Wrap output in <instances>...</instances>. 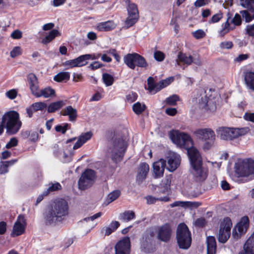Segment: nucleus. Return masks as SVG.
I'll use <instances>...</instances> for the list:
<instances>
[{"label":"nucleus","mask_w":254,"mask_h":254,"mask_svg":"<svg viewBox=\"0 0 254 254\" xmlns=\"http://www.w3.org/2000/svg\"><path fill=\"white\" fill-rule=\"evenodd\" d=\"M178 59L180 62L187 64H190L193 62V58L191 56H187L186 54L182 53H179L178 56Z\"/></svg>","instance_id":"nucleus-36"},{"label":"nucleus","mask_w":254,"mask_h":254,"mask_svg":"<svg viewBox=\"0 0 254 254\" xmlns=\"http://www.w3.org/2000/svg\"><path fill=\"white\" fill-rule=\"evenodd\" d=\"M95 173L91 169H87L82 173L78 182V188L80 190H85L91 187L94 183Z\"/></svg>","instance_id":"nucleus-10"},{"label":"nucleus","mask_w":254,"mask_h":254,"mask_svg":"<svg viewBox=\"0 0 254 254\" xmlns=\"http://www.w3.org/2000/svg\"><path fill=\"white\" fill-rule=\"evenodd\" d=\"M120 191L119 190H114L110 193L107 197V201H108V203L109 204L115 200L119 197V196L120 195Z\"/></svg>","instance_id":"nucleus-44"},{"label":"nucleus","mask_w":254,"mask_h":254,"mask_svg":"<svg viewBox=\"0 0 254 254\" xmlns=\"http://www.w3.org/2000/svg\"><path fill=\"white\" fill-rule=\"evenodd\" d=\"M232 226L231 219L229 217L224 219L223 222L221 224L217 238L218 241L221 243H225L227 242L230 236V231Z\"/></svg>","instance_id":"nucleus-13"},{"label":"nucleus","mask_w":254,"mask_h":254,"mask_svg":"<svg viewBox=\"0 0 254 254\" xmlns=\"http://www.w3.org/2000/svg\"><path fill=\"white\" fill-rule=\"evenodd\" d=\"M18 143V140L17 139L13 137L10 139V140L9 141V142L6 144L5 147L6 148H10L12 147H15L17 146Z\"/></svg>","instance_id":"nucleus-54"},{"label":"nucleus","mask_w":254,"mask_h":254,"mask_svg":"<svg viewBox=\"0 0 254 254\" xmlns=\"http://www.w3.org/2000/svg\"><path fill=\"white\" fill-rule=\"evenodd\" d=\"M63 116H68L69 120L71 122H75L77 117V111L71 106H67L65 108L62 113Z\"/></svg>","instance_id":"nucleus-26"},{"label":"nucleus","mask_w":254,"mask_h":254,"mask_svg":"<svg viewBox=\"0 0 254 254\" xmlns=\"http://www.w3.org/2000/svg\"><path fill=\"white\" fill-rule=\"evenodd\" d=\"M166 165V160L163 159H160L153 164V175L154 178H159L163 176Z\"/></svg>","instance_id":"nucleus-19"},{"label":"nucleus","mask_w":254,"mask_h":254,"mask_svg":"<svg viewBox=\"0 0 254 254\" xmlns=\"http://www.w3.org/2000/svg\"><path fill=\"white\" fill-rule=\"evenodd\" d=\"M127 148L126 142L122 138L115 139L108 151L111 154L112 158L115 161H120Z\"/></svg>","instance_id":"nucleus-9"},{"label":"nucleus","mask_w":254,"mask_h":254,"mask_svg":"<svg viewBox=\"0 0 254 254\" xmlns=\"http://www.w3.org/2000/svg\"><path fill=\"white\" fill-rule=\"evenodd\" d=\"M55 91L50 87H47L41 90H38L35 93V96L36 97H44V98H49L52 96L55 95Z\"/></svg>","instance_id":"nucleus-27"},{"label":"nucleus","mask_w":254,"mask_h":254,"mask_svg":"<svg viewBox=\"0 0 254 254\" xmlns=\"http://www.w3.org/2000/svg\"><path fill=\"white\" fill-rule=\"evenodd\" d=\"M246 33L249 36L254 37V24L248 25L246 28Z\"/></svg>","instance_id":"nucleus-55"},{"label":"nucleus","mask_w":254,"mask_h":254,"mask_svg":"<svg viewBox=\"0 0 254 254\" xmlns=\"http://www.w3.org/2000/svg\"><path fill=\"white\" fill-rule=\"evenodd\" d=\"M173 77H170L156 83L155 82L154 78L149 76L147 79V90L151 94H154L169 85L173 81Z\"/></svg>","instance_id":"nucleus-12"},{"label":"nucleus","mask_w":254,"mask_h":254,"mask_svg":"<svg viewBox=\"0 0 254 254\" xmlns=\"http://www.w3.org/2000/svg\"><path fill=\"white\" fill-rule=\"evenodd\" d=\"M130 242L129 237H125L116 245L115 251L129 253Z\"/></svg>","instance_id":"nucleus-23"},{"label":"nucleus","mask_w":254,"mask_h":254,"mask_svg":"<svg viewBox=\"0 0 254 254\" xmlns=\"http://www.w3.org/2000/svg\"><path fill=\"white\" fill-rule=\"evenodd\" d=\"M249 226V219L247 216L242 217L240 221L233 230L232 236L235 239H238L242 234L245 233Z\"/></svg>","instance_id":"nucleus-15"},{"label":"nucleus","mask_w":254,"mask_h":254,"mask_svg":"<svg viewBox=\"0 0 254 254\" xmlns=\"http://www.w3.org/2000/svg\"><path fill=\"white\" fill-rule=\"evenodd\" d=\"M22 32L19 30H14L11 34V37L14 39H19L22 37Z\"/></svg>","instance_id":"nucleus-60"},{"label":"nucleus","mask_w":254,"mask_h":254,"mask_svg":"<svg viewBox=\"0 0 254 254\" xmlns=\"http://www.w3.org/2000/svg\"><path fill=\"white\" fill-rule=\"evenodd\" d=\"M176 239L180 249H188L191 243V233L185 223L180 224L177 228Z\"/></svg>","instance_id":"nucleus-4"},{"label":"nucleus","mask_w":254,"mask_h":254,"mask_svg":"<svg viewBox=\"0 0 254 254\" xmlns=\"http://www.w3.org/2000/svg\"><path fill=\"white\" fill-rule=\"evenodd\" d=\"M201 203L195 201H185V208H196L200 206Z\"/></svg>","instance_id":"nucleus-48"},{"label":"nucleus","mask_w":254,"mask_h":254,"mask_svg":"<svg viewBox=\"0 0 254 254\" xmlns=\"http://www.w3.org/2000/svg\"><path fill=\"white\" fill-rule=\"evenodd\" d=\"M245 80L247 86L250 89L254 90V72L251 71L247 72Z\"/></svg>","instance_id":"nucleus-31"},{"label":"nucleus","mask_w":254,"mask_h":254,"mask_svg":"<svg viewBox=\"0 0 254 254\" xmlns=\"http://www.w3.org/2000/svg\"><path fill=\"white\" fill-rule=\"evenodd\" d=\"M210 2V0H196L194 3L196 7L204 6Z\"/></svg>","instance_id":"nucleus-59"},{"label":"nucleus","mask_w":254,"mask_h":254,"mask_svg":"<svg viewBox=\"0 0 254 254\" xmlns=\"http://www.w3.org/2000/svg\"><path fill=\"white\" fill-rule=\"evenodd\" d=\"M65 104V102L63 100L53 102L49 105L47 111L48 113H54L62 108Z\"/></svg>","instance_id":"nucleus-29"},{"label":"nucleus","mask_w":254,"mask_h":254,"mask_svg":"<svg viewBox=\"0 0 254 254\" xmlns=\"http://www.w3.org/2000/svg\"><path fill=\"white\" fill-rule=\"evenodd\" d=\"M135 215L134 211L127 210L120 214V219L125 221L128 222L135 218Z\"/></svg>","instance_id":"nucleus-33"},{"label":"nucleus","mask_w":254,"mask_h":254,"mask_svg":"<svg viewBox=\"0 0 254 254\" xmlns=\"http://www.w3.org/2000/svg\"><path fill=\"white\" fill-rule=\"evenodd\" d=\"M91 59H94L92 58V55L90 54H86L79 56L76 59L66 61L64 64L66 66H69L70 67H74L76 66H82L87 64L86 61Z\"/></svg>","instance_id":"nucleus-17"},{"label":"nucleus","mask_w":254,"mask_h":254,"mask_svg":"<svg viewBox=\"0 0 254 254\" xmlns=\"http://www.w3.org/2000/svg\"><path fill=\"white\" fill-rule=\"evenodd\" d=\"M240 5L245 8L240 13L246 22H250L254 19V0H240Z\"/></svg>","instance_id":"nucleus-11"},{"label":"nucleus","mask_w":254,"mask_h":254,"mask_svg":"<svg viewBox=\"0 0 254 254\" xmlns=\"http://www.w3.org/2000/svg\"><path fill=\"white\" fill-rule=\"evenodd\" d=\"M222 18V13L221 12L214 14L211 18V21L213 23L218 22Z\"/></svg>","instance_id":"nucleus-63"},{"label":"nucleus","mask_w":254,"mask_h":254,"mask_svg":"<svg viewBox=\"0 0 254 254\" xmlns=\"http://www.w3.org/2000/svg\"><path fill=\"white\" fill-rule=\"evenodd\" d=\"M196 102L202 107L208 106L210 102L208 101V98L206 94V91L202 88L197 89L196 95Z\"/></svg>","instance_id":"nucleus-21"},{"label":"nucleus","mask_w":254,"mask_h":254,"mask_svg":"<svg viewBox=\"0 0 254 254\" xmlns=\"http://www.w3.org/2000/svg\"><path fill=\"white\" fill-rule=\"evenodd\" d=\"M67 202L64 199L55 200L44 213V220L46 225H55L65 220L68 215Z\"/></svg>","instance_id":"nucleus-2"},{"label":"nucleus","mask_w":254,"mask_h":254,"mask_svg":"<svg viewBox=\"0 0 254 254\" xmlns=\"http://www.w3.org/2000/svg\"><path fill=\"white\" fill-rule=\"evenodd\" d=\"M101 232L105 236H109L113 233L111 229H110V227L109 226H105L103 227L101 229Z\"/></svg>","instance_id":"nucleus-62"},{"label":"nucleus","mask_w":254,"mask_h":254,"mask_svg":"<svg viewBox=\"0 0 254 254\" xmlns=\"http://www.w3.org/2000/svg\"><path fill=\"white\" fill-rule=\"evenodd\" d=\"M165 57V54L161 51H156L154 53V58L158 62H162Z\"/></svg>","instance_id":"nucleus-49"},{"label":"nucleus","mask_w":254,"mask_h":254,"mask_svg":"<svg viewBox=\"0 0 254 254\" xmlns=\"http://www.w3.org/2000/svg\"><path fill=\"white\" fill-rule=\"evenodd\" d=\"M3 165L0 167V174H2L8 172L7 168L10 166L7 161L2 162Z\"/></svg>","instance_id":"nucleus-61"},{"label":"nucleus","mask_w":254,"mask_h":254,"mask_svg":"<svg viewBox=\"0 0 254 254\" xmlns=\"http://www.w3.org/2000/svg\"><path fill=\"white\" fill-rule=\"evenodd\" d=\"M1 123L2 124L5 125L6 132L9 134L16 133L21 126L19 114L15 111H10L5 113L2 117Z\"/></svg>","instance_id":"nucleus-3"},{"label":"nucleus","mask_w":254,"mask_h":254,"mask_svg":"<svg viewBox=\"0 0 254 254\" xmlns=\"http://www.w3.org/2000/svg\"><path fill=\"white\" fill-rule=\"evenodd\" d=\"M172 178V175H167L162 180V186L163 188L162 193H166L170 190Z\"/></svg>","instance_id":"nucleus-32"},{"label":"nucleus","mask_w":254,"mask_h":254,"mask_svg":"<svg viewBox=\"0 0 254 254\" xmlns=\"http://www.w3.org/2000/svg\"><path fill=\"white\" fill-rule=\"evenodd\" d=\"M127 11L128 14L138 16V11L137 6L134 3H130L129 1H128Z\"/></svg>","instance_id":"nucleus-42"},{"label":"nucleus","mask_w":254,"mask_h":254,"mask_svg":"<svg viewBox=\"0 0 254 254\" xmlns=\"http://www.w3.org/2000/svg\"><path fill=\"white\" fill-rule=\"evenodd\" d=\"M149 171V166L148 164L145 162L140 163L138 169L136 181L139 183L142 182L146 179Z\"/></svg>","instance_id":"nucleus-22"},{"label":"nucleus","mask_w":254,"mask_h":254,"mask_svg":"<svg viewBox=\"0 0 254 254\" xmlns=\"http://www.w3.org/2000/svg\"><path fill=\"white\" fill-rule=\"evenodd\" d=\"M170 198L168 196H164L163 197H153L152 196H148L146 197L147 202L148 204H151L156 202L157 200H160L164 202H168L170 200Z\"/></svg>","instance_id":"nucleus-38"},{"label":"nucleus","mask_w":254,"mask_h":254,"mask_svg":"<svg viewBox=\"0 0 254 254\" xmlns=\"http://www.w3.org/2000/svg\"><path fill=\"white\" fill-rule=\"evenodd\" d=\"M180 155L174 152H170L167 157V168L171 172L174 171L180 165Z\"/></svg>","instance_id":"nucleus-18"},{"label":"nucleus","mask_w":254,"mask_h":254,"mask_svg":"<svg viewBox=\"0 0 254 254\" xmlns=\"http://www.w3.org/2000/svg\"><path fill=\"white\" fill-rule=\"evenodd\" d=\"M5 95L8 98L10 99H14L17 96V92L15 89H11L7 91Z\"/></svg>","instance_id":"nucleus-53"},{"label":"nucleus","mask_w":254,"mask_h":254,"mask_svg":"<svg viewBox=\"0 0 254 254\" xmlns=\"http://www.w3.org/2000/svg\"><path fill=\"white\" fill-rule=\"evenodd\" d=\"M194 134L199 139L205 141L203 148L209 149L212 146L215 139L214 131L210 128H198L194 131Z\"/></svg>","instance_id":"nucleus-8"},{"label":"nucleus","mask_w":254,"mask_h":254,"mask_svg":"<svg viewBox=\"0 0 254 254\" xmlns=\"http://www.w3.org/2000/svg\"><path fill=\"white\" fill-rule=\"evenodd\" d=\"M170 137L177 145L187 149L192 168L191 173L197 182H202L207 177L206 171L202 167V158L197 149L192 147L193 141L187 133L179 130H173L170 132Z\"/></svg>","instance_id":"nucleus-1"},{"label":"nucleus","mask_w":254,"mask_h":254,"mask_svg":"<svg viewBox=\"0 0 254 254\" xmlns=\"http://www.w3.org/2000/svg\"><path fill=\"white\" fill-rule=\"evenodd\" d=\"M138 16L128 14L127 18L125 21V25L127 27L132 26L137 20Z\"/></svg>","instance_id":"nucleus-45"},{"label":"nucleus","mask_w":254,"mask_h":254,"mask_svg":"<svg viewBox=\"0 0 254 254\" xmlns=\"http://www.w3.org/2000/svg\"><path fill=\"white\" fill-rule=\"evenodd\" d=\"M115 25L113 22L108 21L98 24L97 29L101 31H108L114 29Z\"/></svg>","instance_id":"nucleus-30"},{"label":"nucleus","mask_w":254,"mask_h":254,"mask_svg":"<svg viewBox=\"0 0 254 254\" xmlns=\"http://www.w3.org/2000/svg\"><path fill=\"white\" fill-rule=\"evenodd\" d=\"M26 134L30 136V140L32 141H35L38 139V134L36 131H26Z\"/></svg>","instance_id":"nucleus-56"},{"label":"nucleus","mask_w":254,"mask_h":254,"mask_svg":"<svg viewBox=\"0 0 254 254\" xmlns=\"http://www.w3.org/2000/svg\"><path fill=\"white\" fill-rule=\"evenodd\" d=\"M125 64L131 69H134L136 66L146 69L148 64L145 58L142 56L134 53L127 54L124 57Z\"/></svg>","instance_id":"nucleus-7"},{"label":"nucleus","mask_w":254,"mask_h":254,"mask_svg":"<svg viewBox=\"0 0 254 254\" xmlns=\"http://www.w3.org/2000/svg\"><path fill=\"white\" fill-rule=\"evenodd\" d=\"M92 133L91 131L87 132L81 134L76 142L74 144L73 149H76L80 147L87 140H89L92 136Z\"/></svg>","instance_id":"nucleus-25"},{"label":"nucleus","mask_w":254,"mask_h":254,"mask_svg":"<svg viewBox=\"0 0 254 254\" xmlns=\"http://www.w3.org/2000/svg\"><path fill=\"white\" fill-rule=\"evenodd\" d=\"M22 50L20 47H15L10 53L11 58H14L21 54Z\"/></svg>","instance_id":"nucleus-50"},{"label":"nucleus","mask_w":254,"mask_h":254,"mask_svg":"<svg viewBox=\"0 0 254 254\" xmlns=\"http://www.w3.org/2000/svg\"><path fill=\"white\" fill-rule=\"evenodd\" d=\"M233 46L231 41H225L221 42L220 44V47L222 49H229L232 48Z\"/></svg>","instance_id":"nucleus-52"},{"label":"nucleus","mask_w":254,"mask_h":254,"mask_svg":"<svg viewBox=\"0 0 254 254\" xmlns=\"http://www.w3.org/2000/svg\"><path fill=\"white\" fill-rule=\"evenodd\" d=\"M145 109L146 106L144 104L141 105L139 102L134 104L132 106L133 111L137 115L141 114Z\"/></svg>","instance_id":"nucleus-40"},{"label":"nucleus","mask_w":254,"mask_h":254,"mask_svg":"<svg viewBox=\"0 0 254 254\" xmlns=\"http://www.w3.org/2000/svg\"><path fill=\"white\" fill-rule=\"evenodd\" d=\"M68 126V124H65L64 126L61 125L57 126L55 127V130L57 132H61L63 134H64L67 129Z\"/></svg>","instance_id":"nucleus-57"},{"label":"nucleus","mask_w":254,"mask_h":254,"mask_svg":"<svg viewBox=\"0 0 254 254\" xmlns=\"http://www.w3.org/2000/svg\"><path fill=\"white\" fill-rule=\"evenodd\" d=\"M235 172L242 177H254V160L247 159L239 162L235 165Z\"/></svg>","instance_id":"nucleus-6"},{"label":"nucleus","mask_w":254,"mask_h":254,"mask_svg":"<svg viewBox=\"0 0 254 254\" xmlns=\"http://www.w3.org/2000/svg\"><path fill=\"white\" fill-rule=\"evenodd\" d=\"M249 131V128H233L227 127H219L217 129L216 132L221 139L225 140H231L244 135Z\"/></svg>","instance_id":"nucleus-5"},{"label":"nucleus","mask_w":254,"mask_h":254,"mask_svg":"<svg viewBox=\"0 0 254 254\" xmlns=\"http://www.w3.org/2000/svg\"><path fill=\"white\" fill-rule=\"evenodd\" d=\"M241 24L242 18L240 14L236 13L233 18L229 16L226 22L222 24V29L219 31L220 35L221 37L224 36L230 31L234 29L235 26H240Z\"/></svg>","instance_id":"nucleus-14"},{"label":"nucleus","mask_w":254,"mask_h":254,"mask_svg":"<svg viewBox=\"0 0 254 254\" xmlns=\"http://www.w3.org/2000/svg\"><path fill=\"white\" fill-rule=\"evenodd\" d=\"M31 108L35 112L39 110L43 111L47 108V104L45 102H36L31 105Z\"/></svg>","instance_id":"nucleus-43"},{"label":"nucleus","mask_w":254,"mask_h":254,"mask_svg":"<svg viewBox=\"0 0 254 254\" xmlns=\"http://www.w3.org/2000/svg\"><path fill=\"white\" fill-rule=\"evenodd\" d=\"M252 240L251 239H248L245 244L244 245V251H241L239 253V254H254V253L252 251H249L250 245Z\"/></svg>","instance_id":"nucleus-47"},{"label":"nucleus","mask_w":254,"mask_h":254,"mask_svg":"<svg viewBox=\"0 0 254 254\" xmlns=\"http://www.w3.org/2000/svg\"><path fill=\"white\" fill-rule=\"evenodd\" d=\"M102 79L104 83L107 86H110L112 85L114 81V79L113 76L107 73H104L103 74Z\"/></svg>","instance_id":"nucleus-41"},{"label":"nucleus","mask_w":254,"mask_h":254,"mask_svg":"<svg viewBox=\"0 0 254 254\" xmlns=\"http://www.w3.org/2000/svg\"><path fill=\"white\" fill-rule=\"evenodd\" d=\"M216 250V242L214 237L209 236L207 238V254H215Z\"/></svg>","instance_id":"nucleus-28"},{"label":"nucleus","mask_w":254,"mask_h":254,"mask_svg":"<svg viewBox=\"0 0 254 254\" xmlns=\"http://www.w3.org/2000/svg\"><path fill=\"white\" fill-rule=\"evenodd\" d=\"M171 234L172 228L169 223H165L158 228L157 238L162 242H168L171 238Z\"/></svg>","instance_id":"nucleus-16"},{"label":"nucleus","mask_w":254,"mask_h":254,"mask_svg":"<svg viewBox=\"0 0 254 254\" xmlns=\"http://www.w3.org/2000/svg\"><path fill=\"white\" fill-rule=\"evenodd\" d=\"M49 185L50 186L47 190L43 192L44 195H48L50 192L60 190L62 188L61 185L59 183L49 184Z\"/></svg>","instance_id":"nucleus-37"},{"label":"nucleus","mask_w":254,"mask_h":254,"mask_svg":"<svg viewBox=\"0 0 254 254\" xmlns=\"http://www.w3.org/2000/svg\"><path fill=\"white\" fill-rule=\"evenodd\" d=\"M70 78L68 72L62 71L58 73L54 77V80L57 82H61L64 80H68Z\"/></svg>","instance_id":"nucleus-34"},{"label":"nucleus","mask_w":254,"mask_h":254,"mask_svg":"<svg viewBox=\"0 0 254 254\" xmlns=\"http://www.w3.org/2000/svg\"><path fill=\"white\" fill-rule=\"evenodd\" d=\"M59 33V31L57 30H52L50 31L48 35H47L45 39L42 40V43L44 44H47L51 42L53 39H54L56 36L58 35Z\"/></svg>","instance_id":"nucleus-39"},{"label":"nucleus","mask_w":254,"mask_h":254,"mask_svg":"<svg viewBox=\"0 0 254 254\" xmlns=\"http://www.w3.org/2000/svg\"><path fill=\"white\" fill-rule=\"evenodd\" d=\"M180 100L179 97L177 95H173L168 97L165 102L166 104L170 106H174L176 104L177 101Z\"/></svg>","instance_id":"nucleus-46"},{"label":"nucleus","mask_w":254,"mask_h":254,"mask_svg":"<svg viewBox=\"0 0 254 254\" xmlns=\"http://www.w3.org/2000/svg\"><path fill=\"white\" fill-rule=\"evenodd\" d=\"M25 224V219L24 216L19 215L16 222L14 225L12 235L13 236H17L23 234L24 232V225Z\"/></svg>","instance_id":"nucleus-20"},{"label":"nucleus","mask_w":254,"mask_h":254,"mask_svg":"<svg viewBox=\"0 0 254 254\" xmlns=\"http://www.w3.org/2000/svg\"><path fill=\"white\" fill-rule=\"evenodd\" d=\"M102 215V213L101 212H98V213H97L96 214L93 215V216H90V217H86V218H85L81 222L82 223H84V222H88V221H93L94 220H95V219L96 218H98L99 217H100ZM96 224L94 223V222H91L89 224V230H88V231H90L91 229H92V228H93L95 226Z\"/></svg>","instance_id":"nucleus-35"},{"label":"nucleus","mask_w":254,"mask_h":254,"mask_svg":"<svg viewBox=\"0 0 254 254\" xmlns=\"http://www.w3.org/2000/svg\"><path fill=\"white\" fill-rule=\"evenodd\" d=\"M206 224V220L203 217L197 218L194 222L195 226L198 227H203Z\"/></svg>","instance_id":"nucleus-51"},{"label":"nucleus","mask_w":254,"mask_h":254,"mask_svg":"<svg viewBox=\"0 0 254 254\" xmlns=\"http://www.w3.org/2000/svg\"><path fill=\"white\" fill-rule=\"evenodd\" d=\"M28 81L30 85V89L32 94L34 95L39 90V82L36 76L33 73H30L28 75Z\"/></svg>","instance_id":"nucleus-24"},{"label":"nucleus","mask_w":254,"mask_h":254,"mask_svg":"<svg viewBox=\"0 0 254 254\" xmlns=\"http://www.w3.org/2000/svg\"><path fill=\"white\" fill-rule=\"evenodd\" d=\"M193 36L196 39L202 38L205 36V32L202 30H198L193 32Z\"/></svg>","instance_id":"nucleus-58"},{"label":"nucleus","mask_w":254,"mask_h":254,"mask_svg":"<svg viewBox=\"0 0 254 254\" xmlns=\"http://www.w3.org/2000/svg\"><path fill=\"white\" fill-rule=\"evenodd\" d=\"M244 118L247 121L254 123V113H245Z\"/></svg>","instance_id":"nucleus-64"}]
</instances>
